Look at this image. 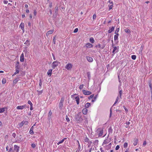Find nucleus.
<instances>
[{"instance_id":"nucleus-15","label":"nucleus","mask_w":152,"mask_h":152,"mask_svg":"<svg viewBox=\"0 0 152 152\" xmlns=\"http://www.w3.org/2000/svg\"><path fill=\"white\" fill-rule=\"evenodd\" d=\"M138 139H134V143H133V145L134 146H136L137 145V143H138Z\"/></svg>"},{"instance_id":"nucleus-6","label":"nucleus","mask_w":152,"mask_h":152,"mask_svg":"<svg viewBox=\"0 0 152 152\" xmlns=\"http://www.w3.org/2000/svg\"><path fill=\"white\" fill-rule=\"evenodd\" d=\"M26 107V105L18 106L16 108L18 110H23V109L25 108Z\"/></svg>"},{"instance_id":"nucleus-56","label":"nucleus","mask_w":152,"mask_h":152,"mask_svg":"<svg viewBox=\"0 0 152 152\" xmlns=\"http://www.w3.org/2000/svg\"><path fill=\"white\" fill-rule=\"evenodd\" d=\"M19 65H16L15 68L16 69H18L20 68V66H18Z\"/></svg>"},{"instance_id":"nucleus-58","label":"nucleus","mask_w":152,"mask_h":152,"mask_svg":"<svg viewBox=\"0 0 152 152\" xmlns=\"http://www.w3.org/2000/svg\"><path fill=\"white\" fill-rule=\"evenodd\" d=\"M123 107L124 109L125 110V111L127 112L128 111V109L125 106H123Z\"/></svg>"},{"instance_id":"nucleus-62","label":"nucleus","mask_w":152,"mask_h":152,"mask_svg":"<svg viewBox=\"0 0 152 152\" xmlns=\"http://www.w3.org/2000/svg\"><path fill=\"white\" fill-rule=\"evenodd\" d=\"M96 15L94 14L93 15V19H96Z\"/></svg>"},{"instance_id":"nucleus-52","label":"nucleus","mask_w":152,"mask_h":152,"mask_svg":"<svg viewBox=\"0 0 152 152\" xmlns=\"http://www.w3.org/2000/svg\"><path fill=\"white\" fill-rule=\"evenodd\" d=\"M56 37V36H55L53 38V42L54 44H55L56 43V39H55V37Z\"/></svg>"},{"instance_id":"nucleus-60","label":"nucleus","mask_w":152,"mask_h":152,"mask_svg":"<svg viewBox=\"0 0 152 152\" xmlns=\"http://www.w3.org/2000/svg\"><path fill=\"white\" fill-rule=\"evenodd\" d=\"M22 137H21V135H20V137H19V141H21L22 140Z\"/></svg>"},{"instance_id":"nucleus-26","label":"nucleus","mask_w":152,"mask_h":152,"mask_svg":"<svg viewBox=\"0 0 152 152\" xmlns=\"http://www.w3.org/2000/svg\"><path fill=\"white\" fill-rule=\"evenodd\" d=\"M24 44L27 45H29L30 44V40H27L26 42L24 43Z\"/></svg>"},{"instance_id":"nucleus-18","label":"nucleus","mask_w":152,"mask_h":152,"mask_svg":"<svg viewBox=\"0 0 152 152\" xmlns=\"http://www.w3.org/2000/svg\"><path fill=\"white\" fill-rule=\"evenodd\" d=\"M77 103V104H78L80 102V99L78 96H76L75 97Z\"/></svg>"},{"instance_id":"nucleus-46","label":"nucleus","mask_w":152,"mask_h":152,"mask_svg":"<svg viewBox=\"0 0 152 152\" xmlns=\"http://www.w3.org/2000/svg\"><path fill=\"white\" fill-rule=\"evenodd\" d=\"M122 92H123L121 90L119 91V95H120V98L121 97V96L122 95Z\"/></svg>"},{"instance_id":"nucleus-40","label":"nucleus","mask_w":152,"mask_h":152,"mask_svg":"<svg viewBox=\"0 0 152 152\" xmlns=\"http://www.w3.org/2000/svg\"><path fill=\"white\" fill-rule=\"evenodd\" d=\"M119 30V28H116V29L115 30V34H116L117 33H118Z\"/></svg>"},{"instance_id":"nucleus-22","label":"nucleus","mask_w":152,"mask_h":152,"mask_svg":"<svg viewBox=\"0 0 152 152\" xmlns=\"http://www.w3.org/2000/svg\"><path fill=\"white\" fill-rule=\"evenodd\" d=\"M55 13L56 14H57L58 10V6H56L55 7Z\"/></svg>"},{"instance_id":"nucleus-47","label":"nucleus","mask_w":152,"mask_h":152,"mask_svg":"<svg viewBox=\"0 0 152 152\" xmlns=\"http://www.w3.org/2000/svg\"><path fill=\"white\" fill-rule=\"evenodd\" d=\"M31 146L33 148H34L36 147V145L34 143L32 144L31 145Z\"/></svg>"},{"instance_id":"nucleus-19","label":"nucleus","mask_w":152,"mask_h":152,"mask_svg":"<svg viewBox=\"0 0 152 152\" xmlns=\"http://www.w3.org/2000/svg\"><path fill=\"white\" fill-rule=\"evenodd\" d=\"M95 47L96 48L98 47L100 48H101L102 49H103L104 47V45H102V46H101V45L100 44H98V45H96Z\"/></svg>"},{"instance_id":"nucleus-34","label":"nucleus","mask_w":152,"mask_h":152,"mask_svg":"<svg viewBox=\"0 0 152 152\" xmlns=\"http://www.w3.org/2000/svg\"><path fill=\"white\" fill-rule=\"evenodd\" d=\"M19 72V70L18 69H16V71L15 73L12 76H14L16 75L17 74H18Z\"/></svg>"},{"instance_id":"nucleus-35","label":"nucleus","mask_w":152,"mask_h":152,"mask_svg":"<svg viewBox=\"0 0 152 152\" xmlns=\"http://www.w3.org/2000/svg\"><path fill=\"white\" fill-rule=\"evenodd\" d=\"M118 96L116 99V101L115 102L114 104H113V106L112 107H113V106L115 105L118 102Z\"/></svg>"},{"instance_id":"nucleus-45","label":"nucleus","mask_w":152,"mask_h":152,"mask_svg":"<svg viewBox=\"0 0 152 152\" xmlns=\"http://www.w3.org/2000/svg\"><path fill=\"white\" fill-rule=\"evenodd\" d=\"M88 141H89V139H88L86 137V138L84 139V141L85 142H88Z\"/></svg>"},{"instance_id":"nucleus-55","label":"nucleus","mask_w":152,"mask_h":152,"mask_svg":"<svg viewBox=\"0 0 152 152\" xmlns=\"http://www.w3.org/2000/svg\"><path fill=\"white\" fill-rule=\"evenodd\" d=\"M112 128L111 127H110L109 129V132L111 133L112 132Z\"/></svg>"},{"instance_id":"nucleus-36","label":"nucleus","mask_w":152,"mask_h":152,"mask_svg":"<svg viewBox=\"0 0 152 152\" xmlns=\"http://www.w3.org/2000/svg\"><path fill=\"white\" fill-rule=\"evenodd\" d=\"M124 31L126 32L127 33H129L130 32L129 29L127 28L125 29Z\"/></svg>"},{"instance_id":"nucleus-64","label":"nucleus","mask_w":152,"mask_h":152,"mask_svg":"<svg viewBox=\"0 0 152 152\" xmlns=\"http://www.w3.org/2000/svg\"><path fill=\"white\" fill-rule=\"evenodd\" d=\"M146 144V141H144L143 144V146H145Z\"/></svg>"},{"instance_id":"nucleus-59","label":"nucleus","mask_w":152,"mask_h":152,"mask_svg":"<svg viewBox=\"0 0 152 152\" xmlns=\"http://www.w3.org/2000/svg\"><path fill=\"white\" fill-rule=\"evenodd\" d=\"M39 81H40V82L39 83V86L40 87L41 86H42V81H41V79L40 80H39Z\"/></svg>"},{"instance_id":"nucleus-33","label":"nucleus","mask_w":152,"mask_h":152,"mask_svg":"<svg viewBox=\"0 0 152 152\" xmlns=\"http://www.w3.org/2000/svg\"><path fill=\"white\" fill-rule=\"evenodd\" d=\"M5 111V108H0V113H2Z\"/></svg>"},{"instance_id":"nucleus-30","label":"nucleus","mask_w":152,"mask_h":152,"mask_svg":"<svg viewBox=\"0 0 152 152\" xmlns=\"http://www.w3.org/2000/svg\"><path fill=\"white\" fill-rule=\"evenodd\" d=\"M87 75L89 80H90L91 78V73L90 72H87Z\"/></svg>"},{"instance_id":"nucleus-27","label":"nucleus","mask_w":152,"mask_h":152,"mask_svg":"<svg viewBox=\"0 0 152 152\" xmlns=\"http://www.w3.org/2000/svg\"><path fill=\"white\" fill-rule=\"evenodd\" d=\"M24 24L23 23H21L20 25V27L21 28L22 30H23L24 29Z\"/></svg>"},{"instance_id":"nucleus-53","label":"nucleus","mask_w":152,"mask_h":152,"mask_svg":"<svg viewBox=\"0 0 152 152\" xmlns=\"http://www.w3.org/2000/svg\"><path fill=\"white\" fill-rule=\"evenodd\" d=\"M78 31V28H76L74 31V32L75 33L77 32Z\"/></svg>"},{"instance_id":"nucleus-50","label":"nucleus","mask_w":152,"mask_h":152,"mask_svg":"<svg viewBox=\"0 0 152 152\" xmlns=\"http://www.w3.org/2000/svg\"><path fill=\"white\" fill-rule=\"evenodd\" d=\"M112 107L111 108L110 110V117L112 116Z\"/></svg>"},{"instance_id":"nucleus-16","label":"nucleus","mask_w":152,"mask_h":152,"mask_svg":"<svg viewBox=\"0 0 152 152\" xmlns=\"http://www.w3.org/2000/svg\"><path fill=\"white\" fill-rule=\"evenodd\" d=\"M113 2H111L110 4L108 5V7H109V10H110L111 9H112L113 6Z\"/></svg>"},{"instance_id":"nucleus-44","label":"nucleus","mask_w":152,"mask_h":152,"mask_svg":"<svg viewBox=\"0 0 152 152\" xmlns=\"http://www.w3.org/2000/svg\"><path fill=\"white\" fill-rule=\"evenodd\" d=\"M118 36H116L115 35H114V39L115 41L118 39Z\"/></svg>"},{"instance_id":"nucleus-51","label":"nucleus","mask_w":152,"mask_h":152,"mask_svg":"<svg viewBox=\"0 0 152 152\" xmlns=\"http://www.w3.org/2000/svg\"><path fill=\"white\" fill-rule=\"evenodd\" d=\"M120 148L119 146V145H117L115 147V149L116 150H118Z\"/></svg>"},{"instance_id":"nucleus-14","label":"nucleus","mask_w":152,"mask_h":152,"mask_svg":"<svg viewBox=\"0 0 152 152\" xmlns=\"http://www.w3.org/2000/svg\"><path fill=\"white\" fill-rule=\"evenodd\" d=\"M88 110L86 108H84L82 110V112L83 113L84 115H86L87 113Z\"/></svg>"},{"instance_id":"nucleus-9","label":"nucleus","mask_w":152,"mask_h":152,"mask_svg":"<svg viewBox=\"0 0 152 152\" xmlns=\"http://www.w3.org/2000/svg\"><path fill=\"white\" fill-rule=\"evenodd\" d=\"M24 53H22L20 56V61L21 62H23L24 61Z\"/></svg>"},{"instance_id":"nucleus-28","label":"nucleus","mask_w":152,"mask_h":152,"mask_svg":"<svg viewBox=\"0 0 152 152\" xmlns=\"http://www.w3.org/2000/svg\"><path fill=\"white\" fill-rule=\"evenodd\" d=\"M90 103L89 102L87 103L85 105V107L86 108H88L90 106Z\"/></svg>"},{"instance_id":"nucleus-43","label":"nucleus","mask_w":152,"mask_h":152,"mask_svg":"<svg viewBox=\"0 0 152 152\" xmlns=\"http://www.w3.org/2000/svg\"><path fill=\"white\" fill-rule=\"evenodd\" d=\"M23 121V123H24V124L25 125H27L28 123V121Z\"/></svg>"},{"instance_id":"nucleus-57","label":"nucleus","mask_w":152,"mask_h":152,"mask_svg":"<svg viewBox=\"0 0 152 152\" xmlns=\"http://www.w3.org/2000/svg\"><path fill=\"white\" fill-rule=\"evenodd\" d=\"M94 94H92L89 96V97H88V99H91L94 97Z\"/></svg>"},{"instance_id":"nucleus-3","label":"nucleus","mask_w":152,"mask_h":152,"mask_svg":"<svg viewBox=\"0 0 152 152\" xmlns=\"http://www.w3.org/2000/svg\"><path fill=\"white\" fill-rule=\"evenodd\" d=\"M59 63L57 61H55L53 62L52 63V67L53 69H55L58 65V63Z\"/></svg>"},{"instance_id":"nucleus-10","label":"nucleus","mask_w":152,"mask_h":152,"mask_svg":"<svg viewBox=\"0 0 152 152\" xmlns=\"http://www.w3.org/2000/svg\"><path fill=\"white\" fill-rule=\"evenodd\" d=\"M20 147L17 145H15L14 146V149L15 152H18Z\"/></svg>"},{"instance_id":"nucleus-13","label":"nucleus","mask_w":152,"mask_h":152,"mask_svg":"<svg viewBox=\"0 0 152 152\" xmlns=\"http://www.w3.org/2000/svg\"><path fill=\"white\" fill-rule=\"evenodd\" d=\"M53 32V30H52L48 31L46 33V36L48 37L49 34H52Z\"/></svg>"},{"instance_id":"nucleus-31","label":"nucleus","mask_w":152,"mask_h":152,"mask_svg":"<svg viewBox=\"0 0 152 152\" xmlns=\"http://www.w3.org/2000/svg\"><path fill=\"white\" fill-rule=\"evenodd\" d=\"M89 41L91 43H94V38L93 37H91L90 38Z\"/></svg>"},{"instance_id":"nucleus-2","label":"nucleus","mask_w":152,"mask_h":152,"mask_svg":"<svg viewBox=\"0 0 152 152\" xmlns=\"http://www.w3.org/2000/svg\"><path fill=\"white\" fill-rule=\"evenodd\" d=\"M64 101V97H62L61 98L59 104V108L60 110H61L62 108Z\"/></svg>"},{"instance_id":"nucleus-11","label":"nucleus","mask_w":152,"mask_h":152,"mask_svg":"<svg viewBox=\"0 0 152 152\" xmlns=\"http://www.w3.org/2000/svg\"><path fill=\"white\" fill-rule=\"evenodd\" d=\"M86 59L87 61L89 62H92L93 61V59L91 57L88 56L86 57Z\"/></svg>"},{"instance_id":"nucleus-42","label":"nucleus","mask_w":152,"mask_h":152,"mask_svg":"<svg viewBox=\"0 0 152 152\" xmlns=\"http://www.w3.org/2000/svg\"><path fill=\"white\" fill-rule=\"evenodd\" d=\"M128 146V143L127 142H125L124 144V148H126Z\"/></svg>"},{"instance_id":"nucleus-17","label":"nucleus","mask_w":152,"mask_h":152,"mask_svg":"<svg viewBox=\"0 0 152 152\" xmlns=\"http://www.w3.org/2000/svg\"><path fill=\"white\" fill-rule=\"evenodd\" d=\"M52 69H50L48 70V72H47V74L48 75L50 76H51L52 74Z\"/></svg>"},{"instance_id":"nucleus-49","label":"nucleus","mask_w":152,"mask_h":152,"mask_svg":"<svg viewBox=\"0 0 152 152\" xmlns=\"http://www.w3.org/2000/svg\"><path fill=\"white\" fill-rule=\"evenodd\" d=\"M6 83V80L5 79H3L2 80V83L3 84H4Z\"/></svg>"},{"instance_id":"nucleus-7","label":"nucleus","mask_w":152,"mask_h":152,"mask_svg":"<svg viewBox=\"0 0 152 152\" xmlns=\"http://www.w3.org/2000/svg\"><path fill=\"white\" fill-rule=\"evenodd\" d=\"M72 65L71 64H66L65 68L68 70H69L72 68Z\"/></svg>"},{"instance_id":"nucleus-61","label":"nucleus","mask_w":152,"mask_h":152,"mask_svg":"<svg viewBox=\"0 0 152 152\" xmlns=\"http://www.w3.org/2000/svg\"><path fill=\"white\" fill-rule=\"evenodd\" d=\"M12 136L14 138H15L16 136V134L15 133H13L12 134Z\"/></svg>"},{"instance_id":"nucleus-32","label":"nucleus","mask_w":152,"mask_h":152,"mask_svg":"<svg viewBox=\"0 0 152 152\" xmlns=\"http://www.w3.org/2000/svg\"><path fill=\"white\" fill-rule=\"evenodd\" d=\"M97 96H98V95H96V96H95L94 97V99L92 100L91 101L92 102H94L96 100V99L97 97Z\"/></svg>"},{"instance_id":"nucleus-1","label":"nucleus","mask_w":152,"mask_h":152,"mask_svg":"<svg viewBox=\"0 0 152 152\" xmlns=\"http://www.w3.org/2000/svg\"><path fill=\"white\" fill-rule=\"evenodd\" d=\"M75 118L76 121L77 123H80L83 120V119L82 118L81 112H79L76 114L75 115Z\"/></svg>"},{"instance_id":"nucleus-12","label":"nucleus","mask_w":152,"mask_h":152,"mask_svg":"<svg viewBox=\"0 0 152 152\" xmlns=\"http://www.w3.org/2000/svg\"><path fill=\"white\" fill-rule=\"evenodd\" d=\"M34 129V127L33 126H32L30 129V130L29 132V133L31 134H34V132L33 131Z\"/></svg>"},{"instance_id":"nucleus-4","label":"nucleus","mask_w":152,"mask_h":152,"mask_svg":"<svg viewBox=\"0 0 152 152\" xmlns=\"http://www.w3.org/2000/svg\"><path fill=\"white\" fill-rule=\"evenodd\" d=\"M82 92L85 95H89L91 94V91H86L84 89L82 90Z\"/></svg>"},{"instance_id":"nucleus-23","label":"nucleus","mask_w":152,"mask_h":152,"mask_svg":"<svg viewBox=\"0 0 152 152\" xmlns=\"http://www.w3.org/2000/svg\"><path fill=\"white\" fill-rule=\"evenodd\" d=\"M52 114V112L51 110H50L48 113V118L50 120L51 118V116Z\"/></svg>"},{"instance_id":"nucleus-8","label":"nucleus","mask_w":152,"mask_h":152,"mask_svg":"<svg viewBox=\"0 0 152 152\" xmlns=\"http://www.w3.org/2000/svg\"><path fill=\"white\" fill-rule=\"evenodd\" d=\"M85 46L88 48H90L93 47V45L89 43H87L86 45H85Z\"/></svg>"},{"instance_id":"nucleus-38","label":"nucleus","mask_w":152,"mask_h":152,"mask_svg":"<svg viewBox=\"0 0 152 152\" xmlns=\"http://www.w3.org/2000/svg\"><path fill=\"white\" fill-rule=\"evenodd\" d=\"M133 60H135L136 58V56L135 55H133L131 56Z\"/></svg>"},{"instance_id":"nucleus-24","label":"nucleus","mask_w":152,"mask_h":152,"mask_svg":"<svg viewBox=\"0 0 152 152\" xmlns=\"http://www.w3.org/2000/svg\"><path fill=\"white\" fill-rule=\"evenodd\" d=\"M66 139V138H64L63 139H62L59 142H58L57 143V144L58 145H59L60 144H61V143H63L64 142V140Z\"/></svg>"},{"instance_id":"nucleus-25","label":"nucleus","mask_w":152,"mask_h":152,"mask_svg":"<svg viewBox=\"0 0 152 152\" xmlns=\"http://www.w3.org/2000/svg\"><path fill=\"white\" fill-rule=\"evenodd\" d=\"M113 50L112 53H113V55H114L115 53V52L117 49V47L116 46L113 47Z\"/></svg>"},{"instance_id":"nucleus-39","label":"nucleus","mask_w":152,"mask_h":152,"mask_svg":"<svg viewBox=\"0 0 152 152\" xmlns=\"http://www.w3.org/2000/svg\"><path fill=\"white\" fill-rule=\"evenodd\" d=\"M66 119L67 122H69L70 121L67 115L66 116Z\"/></svg>"},{"instance_id":"nucleus-41","label":"nucleus","mask_w":152,"mask_h":152,"mask_svg":"<svg viewBox=\"0 0 152 152\" xmlns=\"http://www.w3.org/2000/svg\"><path fill=\"white\" fill-rule=\"evenodd\" d=\"M108 143V142H107V140H105L104 141V142H103V144H107Z\"/></svg>"},{"instance_id":"nucleus-37","label":"nucleus","mask_w":152,"mask_h":152,"mask_svg":"<svg viewBox=\"0 0 152 152\" xmlns=\"http://www.w3.org/2000/svg\"><path fill=\"white\" fill-rule=\"evenodd\" d=\"M149 86L150 90H152V85L151 82L149 83Z\"/></svg>"},{"instance_id":"nucleus-63","label":"nucleus","mask_w":152,"mask_h":152,"mask_svg":"<svg viewBox=\"0 0 152 152\" xmlns=\"http://www.w3.org/2000/svg\"><path fill=\"white\" fill-rule=\"evenodd\" d=\"M77 95V94H73V95H71V97H72V98H75V97H75V95Z\"/></svg>"},{"instance_id":"nucleus-29","label":"nucleus","mask_w":152,"mask_h":152,"mask_svg":"<svg viewBox=\"0 0 152 152\" xmlns=\"http://www.w3.org/2000/svg\"><path fill=\"white\" fill-rule=\"evenodd\" d=\"M23 121L20 124H18L19 128L21 127L24 125V123H23Z\"/></svg>"},{"instance_id":"nucleus-20","label":"nucleus","mask_w":152,"mask_h":152,"mask_svg":"<svg viewBox=\"0 0 152 152\" xmlns=\"http://www.w3.org/2000/svg\"><path fill=\"white\" fill-rule=\"evenodd\" d=\"M114 29V28L113 26H112L111 28L108 30V32L109 33H110L112 32Z\"/></svg>"},{"instance_id":"nucleus-5","label":"nucleus","mask_w":152,"mask_h":152,"mask_svg":"<svg viewBox=\"0 0 152 152\" xmlns=\"http://www.w3.org/2000/svg\"><path fill=\"white\" fill-rule=\"evenodd\" d=\"M97 131L99 132L98 135L99 136H101L103 135V130L100 128H98L97 130Z\"/></svg>"},{"instance_id":"nucleus-54","label":"nucleus","mask_w":152,"mask_h":152,"mask_svg":"<svg viewBox=\"0 0 152 152\" xmlns=\"http://www.w3.org/2000/svg\"><path fill=\"white\" fill-rule=\"evenodd\" d=\"M83 85L82 84V85H80L79 86V87L80 89H82L83 88Z\"/></svg>"},{"instance_id":"nucleus-21","label":"nucleus","mask_w":152,"mask_h":152,"mask_svg":"<svg viewBox=\"0 0 152 152\" xmlns=\"http://www.w3.org/2000/svg\"><path fill=\"white\" fill-rule=\"evenodd\" d=\"M19 78L17 77L13 81V83L14 84H16L18 81L19 80Z\"/></svg>"},{"instance_id":"nucleus-48","label":"nucleus","mask_w":152,"mask_h":152,"mask_svg":"<svg viewBox=\"0 0 152 152\" xmlns=\"http://www.w3.org/2000/svg\"><path fill=\"white\" fill-rule=\"evenodd\" d=\"M28 103L30 105V106L33 105V104L30 100L28 101Z\"/></svg>"}]
</instances>
